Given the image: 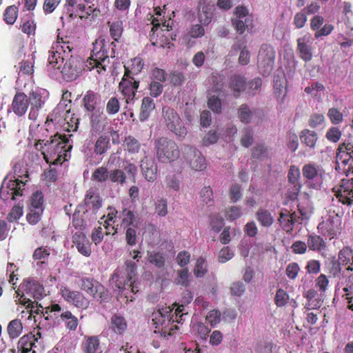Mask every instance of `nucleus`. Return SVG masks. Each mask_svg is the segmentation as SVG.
<instances>
[{"mask_svg": "<svg viewBox=\"0 0 353 353\" xmlns=\"http://www.w3.org/2000/svg\"><path fill=\"white\" fill-rule=\"evenodd\" d=\"M351 281V283L353 284V281ZM343 291L345 292L343 297L347 301L348 303L347 308L353 311V285L350 286V283L347 284V281H345Z\"/></svg>", "mask_w": 353, "mask_h": 353, "instance_id": "64", "label": "nucleus"}, {"mask_svg": "<svg viewBox=\"0 0 353 353\" xmlns=\"http://www.w3.org/2000/svg\"><path fill=\"white\" fill-rule=\"evenodd\" d=\"M88 210L84 205L80 204L76 208L72 215V225L77 230H83L86 228L84 215Z\"/></svg>", "mask_w": 353, "mask_h": 353, "instance_id": "30", "label": "nucleus"}, {"mask_svg": "<svg viewBox=\"0 0 353 353\" xmlns=\"http://www.w3.org/2000/svg\"><path fill=\"white\" fill-rule=\"evenodd\" d=\"M72 241L78 252L84 256H90L92 253L91 243L82 231L75 232Z\"/></svg>", "mask_w": 353, "mask_h": 353, "instance_id": "24", "label": "nucleus"}, {"mask_svg": "<svg viewBox=\"0 0 353 353\" xmlns=\"http://www.w3.org/2000/svg\"><path fill=\"white\" fill-rule=\"evenodd\" d=\"M30 201L29 209L40 210V212H43V194L41 191L37 190L34 192L30 197Z\"/></svg>", "mask_w": 353, "mask_h": 353, "instance_id": "43", "label": "nucleus"}, {"mask_svg": "<svg viewBox=\"0 0 353 353\" xmlns=\"http://www.w3.org/2000/svg\"><path fill=\"white\" fill-rule=\"evenodd\" d=\"M334 196L339 202L351 205L353 203V179H343L341 183L332 188Z\"/></svg>", "mask_w": 353, "mask_h": 353, "instance_id": "12", "label": "nucleus"}, {"mask_svg": "<svg viewBox=\"0 0 353 353\" xmlns=\"http://www.w3.org/2000/svg\"><path fill=\"white\" fill-rule=\"evenodd\" d=\"M109 176L107 167L101 166L96 168L92 174V179L97 182H105Z\"/></svg>", "mask_w": 353, "mask_h": 353, "instance_id": "55", "label": "nucleus"}, {"mask_svg": "<svg viewBox=\"0 0 353 353\" xmlns=\"http://www.w3.org/2000/svg\"><path fill=\"white\" fill-rule=\"evenodd\" d=\"M299 137L301 143L306 147H308L310 149L315 148L318 139L316 132L305 129L300 132Z\"/></svg>", "mask_w": 353, "mask_h": 353, "instance_id": "37", "label": "nucleus"}, {"mask_svg": "<svg viewBox=\"0 0 353 353\" xmlns=\"http://www.w3.org/2000/svg\"><path fill=\"white\" fill-rule=\"evenodd\" d=\"M238 117L240 121L245 123L250 122L252 117V112L246 104H242L238 109Z\"/></svg>", "mask_w": 353, "mask_h": 353, "instance_id": "58", "label": "nucleus"}, {"mask_svg": "<svg viewBox=\"0 0 353 353\" xmlns=\"http://www.w3.org/2000/svg\"><path fill=\"white\" fill-rule=\"evenodd\" d=\"M25 185L26 182L19 179L9 180L6 186L3 184L0 188V198L6 201L10 196L11 199L15 200L17 196L23 195Z\"/></svg>", "mask_w": 353, "mask_h": 353, "instance_id": "15", "label": "nucleus"}, {"mask_svg": "<svg viewBox=\"0 0 353 353\" xmlns=\"http://www.w3.org/2000/svg\"><path fill=\"white\" fill-rule=\"evenodd\" d=\"M185 315H188V312H185V307L183 305L177 306L174 312L170 307H166L153 314L152 321L156 325V328H160V326H162L161 334L165 336L166 331L163 329L171 323H181L184 321L183 316Z\"/></svg>", "mask_w": 353, "mask_h": 353, "instance_id": "4", "label": "nucleus"}, {"mask_svg": "<svg viewBox=\"0 0 353 353\" xmlns=\"http://www.w3.org/2000/svg\"><path fill=\"white\" fill-rule=\"evenodd\" d=\"M330 281L325 274H321L314 281L315 288L321 295H324L329 287Z\"/></svg>", "mask_w": 353, "mask_h": 353, "instance_id": "53", "label": "nucleus"}, {"mask_svg": "<svg viewBox=\"0 0 353 353\" xmlns=\"http://www.w3.org/2000/svg\"><path fill=\"white\" fill-rule=\"evenodd\" d=\"M141 169L146 181L154 182L158 176V166L154 158L145 157L141 162Z\"/></svg>", "mask_w": 353, "mask_h": 353, "instance_id": "22", "label": "nucleus"}, {"mask_svg": "<svg viewBox=\"0 0 353 353\" xmlns=\"http://www.w3.org/2000/svg\"><path fill=\"white\" fill-rule=\"evenodd\" d=\"M53 49H56L59 51L66 59L69 57L72 48L70 46L69 42L63 41L61 39V41H57L53 45Z\"/></svg>", "mask_w": 353, "mask_h": 353, "instance_id": "60", "label": "nucleus"}, {"mask_svg": "<svg viewBox=\"0 0 353 353\" xmlns=\"http://www.w3.org/2000/svg\"><path fill=\"white\" fill-rule=\"evenodd\" d=\"M118 219L121 220V225L124 227H130V225L134 227L136 221V215L134 210L127 207H122L119 210Z\"/></svg>", "mask_w": 353, "mask_h": 353, "instance_id": "33", "label": "nucleus"}, {"mask_svg": "<svg viewBox=\"0 0 353 353\" xmlns=\"http://www.w3.org/2000/svg\"><path fill=\"white\" fill-rule=\"evenodd\" d=\"M289 294L283 289L279 288L276 290L274 296V303L278 307L285 306L289 301Z\"/></svg>", "mask_w": 353, "mask_h": 353, "instance_id": "57", "label": "nucleus"}, {"mask_svg": "<svg viewBox=\"0 0 353 353\" xmlns=\"http://www.w3.org/2000/svg\"><path fill=\"white\" fill-rule=\"evenodd\" d=\"M20 287L28 296L35 300H39L43 297L44 288L39 282L34 279L25 280Z\"/></svg>", "mask_w": 353, "mask_h": 353, "instance_id": "23", "label": "nucleus"}, {"mask_svg": "<svg viewBox=\"0 0 353 353\" xmlns=\"http://www.w3.org/2000/svg\"><path fill=\"white\" fill-rule=\"evenodd\" d=\"M321 262L319 260L310 259L305 265L306 272L309 274H317L321 271Z\"/></svg>", "mask_w": 353, "mask_h": 353, "instance_id": "63", "label": "nucleus"}, {"mask_svg": "<svg viewBox=\"0 0 353 353\" xmlns=\"http://www.w3.org/2000/svg\"><path fill=\"white\" fill-rule=\"evenodd\" d=\"M34 148L41 152L47 163L57 165L67 161L72 145L65 134L57 133L46 142L44 140H38L34 144Z\"/></svg>", "mask_w": 353, "mask_h": 353, "instance_id": "1", "label": "nucleus"}, {"mask_svg": "<svg viewBox=\"0 0 353 353\" xmlns=\"http://www.w3.org/2000/svg\"><path fill=\"white\" fill-rule=\"evenodd\" d=\"M155 108V103L154 100L150 97H145L142 99L140 112L139 119L141 121H146L150 117L152 112Z\"/></svg>", "mask_w": 353, "mask_h": 353, "instance_id": "34", "label": "nucleus"}, {"mask_svg": "<svg viewBox=\"0 0 353 353\" xmlns=\"http://www.w3.org/2000/svg\"><path fill=\"white\" fill-rule=\"evenodd\" d=\"M303 176L309 182L316 180V182L312 183L310 187L319 189L322 183L324 171L320 166L314 163H307L302 168Z\"/></svg>", "mask_w": 353, "mask_h": 353, "instance_id": "16", "label": "nucleus"}, {"mask_svg": "<svg viewBox=\"0 0 353 353\" xmlns=\"http://www.w3.org/2000/svg\"><path fill=\"white\" fill-rule=\"evenodd\" d=\"M34 57H31L22 60L19 63V73L23 74H32L34 72Z\"/></svg>", "mask_w": 353, "mask_h": 353, "instance_id": "56", "label": "nucleus"}, {"mask_svg": "<svg viewBox=\"0 0 353 353\" xmlns=\"http://www.w3.org/2000/svg\"><path fill=\"white\" fill-rule=\"evenodd\" d=\"M248 86L246 79L244 76L234 74L229 79L228 87L231 94L238 99L245 91Z\"/></svg>", "mask_w": 353, "mask_h": 353, "instance_id": "20", "label": "nucleus"}, {"mask_svg": "<svg viewBox=\"0 0 353 353\" xmlns=\"http://www.w3.org/2000/svg\"><path fill=\"white\" fill-rule=\"evenodd\" d=\"M108 24L110 26V34L111 37L114 41L118 42L123 31L122 21L119 19L113 21L112 23L108 22Z\"/></svg>", "mask_w": 353, "mask_h": 353, "instance_id": "51", "label": "nucleus"}, {"mask_svg": "<svg viewBox=\"0 0 353 353\" xmlns=\"http://www.w3.org/2000/svg\"><path fill=\"white\" fill-rule=\"evenodd\" d=\"M325 268L330 278L336 279L339 283L345 285L343 266L335 256L330 258L325 263Z\"/></svg>", "mask_w": 353, "mask_h": 353, "instance_id": "21", "label": "nucleus"}, {"mask_svg": "<svg viewBox=\"0 0 353 353\" xmlns=\"http://www.w3.org/2000/svg\"><path fill=\"white\" fill-rule=\"evenodd\" d=\"M37 305L38 307L36 310H34L33 308H29L27 312L29 314L28 319H30L32 318V316L34 314H35L43 315V316H45V319L46 321H48L52 318V316L50 315V313H54V316L55 318H57V312L59 313L61 311V307L58 303H52L49 306L46 307L45 308V312H43V310H41L39 308L41 307L43 309V307L41 305V304L38 305V303H37Z\"/></svg>", "mask_w": 353, "mask_h": 353, "instance_id": "28", "label": "nucleus"}, {"mask_svg": "<svg viewBox=\"0 0 353 353\" xmlns=\"http://www.w3.org/2000/svg\"><path fill=\"white\" fill-rule=\"evenodd\" d=\"M28 105L27 95L23 92H17L13 98L11 106L16 115L22 117L26 114Z\"/></svg>", "mask_w": 353, "mask_h": 353, "instance_id": "27", "label": "nucleus"}, {"mask_svg": "<svg viewBox=\"0 0 353 353\" xmlns=\"http://www.w3.org/2000/svg\"><path fill=\"white\" fill-rule=\"evenodd\" d=\"M80 288L90 295L93 299L99 300L101 303L106 302L109 299V293L103 285L99 281L90 277H83L80 279Z\"/></svg>", "mask_w": 353, "mask_h": 353, "instance_id": "7", "label": "nucleus"}, {"mask_svg": "<svg viewBox=\"0 0 353 353\" xmlns=\"http://www.w3.org/2000/svg\"><path fill=\"white\" fill-rule=\"evenodd\" d=\"M144 66V63L140 57H135L132 60V64L130 66H124V74H126V77L131 76L134 77L137 74H139L141 70H143Z\"/></svg>", "mask_w": 353, "mask_h": 353, "instance_id": "41", "label": "nucleus"}, {"mask_svg": "<svg viewBox=\"0 0 353 353\" xmlns=\"http://www.w3.org/2000/svg\"><path fill=\"white\" fill-rule=\"evenodd\" d=\"M336 161L339 166L343 165V169L350 168L353 164V157L350 153L337 152Z\"/></svg>", "mask_w": 353, "mask_h": 353, "instance_id": "54", "label": "nucleus"}, {"mask_svg": "<svg viewBox=\"0 0 353 353\" xmlns=\"http://www.w3.org/2000/svg\"><path fill=\"white\" fill-rule=\"evenodd\" d=\"M23 207L19 204L14 205L7 216V220L10 223L17 221L23 215Z\"/></svg>", "mask_w": 353, "mask_h": 353, "instance_id": "62", "label": "nucleus"}, {"mask_svg": "<svg viewBox=\"0 0 353 353\" xmlns=\"http://www.w3.org/2000/svg\"><path fill=\"white\" fill-rule=\"evenodd\" d=\"M275 60V50L268 43L262 44L258 54V65L263 75H268L272 70Z\"/></svg>", "mask_w": 353, "mask_h": 353, "instance_id": "8", "label": "nucleus"}, {"mask_svg": "<svg viewBox=\"0 0 353 353\" xmlns=\"http://www.w3.org/2000/svg\"><path fill=\"white\" fill-rule=\"evenodd\" d=\"M112 328L117 334H123L127 328V323L124 317L114 314L111 318Z\"/></svg>", "mask_w": 353, "mask_h": 353, "instance_id": "47", "label": "nucleus"}, {"mask_svg": "<svg viewBox=\"0 0 353 353\" xmlns=\"http://www.w3.org/2000/svg\"><path fill=\"white\" fill-rule=\"evenodd\" d=\"M110 145V137L106 135H101L95 142L94 152L97 155H102L108 151Z\"/></svg>", "mask_w": 353, "mask_h": 353, "instance_id": "42", "label": "nucleus"}, {"mask_svg": "<svg viewBox=\"0 0 353 353\" xmlns=\"http://www.w3.org/2000/svg\"><path fill=\"white\" fill-rule=\"evenodd\" d=\"M85 63L79 57L70 56L65 61L61 70L63 78L72 81L79 77L85 69Z\"/></svg>", "mask_w": 353, "mask_h": 353, "instance_id": "11", "label": "nucleus"}, {"mask_svg": "<svg viewBox=\"0 0 353 353\" xmlns=\"http://www.w3.org/2000/svg\"><path fill=\"white\" fill-rule=\"evenodd\" d=\"M313 39L309 33L297 39V52L299 57L305 62L310 61L312 59V44Z\"/></svg>", "mask_w": 353, "mask_h": 353, "instance_id": "18", "label": "nucleus"}, {"mask_svg": "<svg viewBox=\"0 0 353 353\" xmlns=\"http://www.w3.org/2000/svg\"><path fill=\"white\" fill-rule=\"evenodd\" d=\"M66 58L57 50L53 49L52 46L49 51L48 64L52 68H59L60 63H63Z\"/></svg>", "mask_w": 353, "mask_h": 353, "instance_id": "46", "label": "nucleus"}, {"mask_svg": "<svg viewBox=\"0 0 353 353\" xmlns=\"http://www.w3.org/2000/svg\"><path fill=\"white\" fill-rule=\"evenodd\" d=\"M36 23L32 17L27 14L21 19L19 29L28 36L34 35L36 30Z\"/></svg>", "mask_w": 353, "mask_h": 353, "instance_id": "39", "label": "nucleus"}, {"mask_svg": "<svg viewBox=\"0 0 353 353\" xmlns=\"http://www.w3.org/2000/svg\"><path fill=\"white\" fill-rule=\"evenodd\" d=\"M57 312V317L59 316L62 322L64 323L66 330L75 332L79 325L78 318L72 314L70 310L62 312L59 315Z\"/></svg>", "mask_w": 353, "mask_h": 353, "instance_id": "32", "label": "nucleus"}, {"mask_svg": "<svg viewBox=\"0 0 353 353\" xmlns=\"http://www.w3.org/2000/svg\"><path fill=\"white\" fill-rule=\"evenodd\" d=\"M108 178L112 183L123 185L125 182L126 176L123 170L115 169L109 172Z\"/></svg>", "mask_w": 353, "mask_h": 353, "instance_id": "61", "label": "nucleus"}, {"mask_svg": "<svg viewBox=\"0 0 353 353\" xmlns=\"http://www.w3.org/2000/svg\"><path fill=\"white\" fill-rule=\"evenodd\" d=\"M101 97L99 92L92 90L86 91L82 99V104L85 112L101 108Z\"/></svg>", "mask_w": 353, "mask_h": 353, "instance_id": "25", "label": "nucleus"}, {"mask_svg": "<svg viewBox=\"0 0 353 353\" xmlns=\"http://www.w3.org/2000/svg\"><path fill=\"white\" fill-rule=\"evenodd\" d=\"M162 117L167 128L174 133L179 140L184 139L188 130L177 112L169 106H164L162 108Z\"/></svg>", "mask_w": 353, "mask_h": 353, "instance_id": "5", "label": "nucleus"}, {"mask_svg": "<svg viewBox=\"0 0 353 353\" xmlns=\"http://www.w3.org/2000/svg\"><path fill=\"white\" fill-rule=\"evenodd\" d=\"M140 81L136 79L135 77L123 75L121 81L119 83V91L121 92L126 103H133L139 89Z\"/></svg>", "mask_w": 353, "mask_h": 353, "instance_id": "10", "label": "nucleus"}, {"mask_svg": "<svg viewBox=\"0 0 353 353\" xmlns=\"http://www.w3.org/2000/svg\"><path fill=\"white\" fill-rule=\"evenodd\" d=\"M137 265L132 260H127L125 266L117 268L112 276L111 281L122 293L127 290V287L131 280L137 276Z\"/></svg>", "mask_w": 353, "mask_h": 353, "instance_id": "6", "label": "nucleus"}, {"mask_svg": "<svg viewBox=\"0 0 353 353\" xmlns=\"http://www.w3.org/2000/svg\"><path fill=\"white\" fill-rule=\"evenodd\" d=\"M295 214V212L290 214L287 210H285V212H281L279 214V224L287 232L293 230V225H294L295 221H296Z\"/></svg>", "mask_w": 353, "mask_h": 353, "instance_id": "36", "label": "nucleus"}, {"mask_svg": "<svg viewBox=\"0 0 353 353\" xmlns=\"http://www.w3.org/2000/svg\"><path fill=\"white\" fill-rule=\"evenodd\" d=\"M307 245L310 250L317 252L325 250L327 247L326 242L323 237L314 233L307 235Z\"/></svg>", "mask_w": 353, "mask_h": 353, "instance_id": "31", "label": "nucleus"}, {"mask_svg": "<svg viewBox=\"0 0 353 353\" xmlns=\"http://www.w3.org/2000/svg\"><path fill=\"white\" fill-rule=\"evenodd\" d=\"M60 294L65 301L77 308L86 310L90 305L89 299L82 292L68 286L61 287Z\"/></svg>", "mask_w": 353, "mask_h": 353, "instance_id": "9", "label": "nucleus"}, {"mask_svg": "<svg viewBox=\"0 0 353 353\" xmlns=\"http://www.w3.org/2000/svg\"><path fill=\"white\" fill-rule=\"evenodd\" d=\"M341 265L345 268L343 270V276L345 281H347V284L350 286L353 284V249L348 246L343 247L338 253V258L336 259Z\"/></svg>", "mask_w": 353, "mask_h": 353, "instance_id": "13", "label": "nucleus"}, {"mask_svg": "<svg viewBox=\"0 0 353 353\" xmlns=\"http://www.w3.org/2000/svg\"><path fill=\"white\" fill-rule=\"evenodd\" d=\"M340 223L338 216H330L318 225L317 229L323 236L332 239L337 235L340 229Z\"/></svg>", "mask_w": 353, "mask_h": 353, "instance_id": "17", "label": "nucleus"}, {"mask_svg": "<svg viewBox=\"0 0 353 353\" xmlns=\"http://www.w3.org/2000/svg\"><path fill=\"white\" fill-rule=\"evenodd\" d=\"M7 331L10 339H17L22 333V323L17 319L12 320L8 325Z\"/></svg>", "mask_w": 353, "mask_h": 353, "instance_id": "48", "label": "nucleus"}, {"mask_svg": "<svg viewBox=\"0 0 353 353\" xmlns=\"http://www.w3.org/2000/svg\"><path fill=\"white\" fill-rule=\"evenodd\" d=\"M116 44L114 41L107 44L105 41H96L89 59L85 63L88 70L97 69L98 74H103L109 63V57H115Z\"/></svg>", "mask_w": 353, "mask_h": 353, "instance_id": "2", "label": "nucleus"}, {"mask_svg": "<svg viewBox=\"0 0 353 353\" xmlns=\"http://www.w3.org/2000/svg\"><path fill=\"white\" fill-rule=\"evenodd\" d=\"M300 178V170L295 165H291L288 174V181L294 185V188L297 192L300 191L301 185L298 183Z\"/></svg>", "mask_w": 353, "mask_h": 353, "instance_id": "52", "label": "nucleus"}, {"mask_svg": "<svg viewBox=\"0 0 353 353\" xmlns=\"http://www.w3.org/2000/svg\"><path fill=\"white\" fill-rule=\"evenodd\" d=\"M83 201L85 208L88 210H92L94 214L102 206V199L97 190L94 188H90L86 192Z\"/></svg>", "mask_w": 353, "mask_h": 353, "instance_id": "26", "label": "nucleus"}, {"mask_svg": "<svg viewBox=\"0 0 353 353\" xmlns=\"http://www.w3.org/2000/svg\"><path fill=\"white\" fill-rule=\"evenodd\" d=\"M154 150L158 161L161 163H172L180 157L176 143L168 137H161L154 140Z\"/></svg>", "mask_w": 353, "mask_h": 353, "instance_id": "3", "label": "nucleus"}, {"mask_svg": "<svg viewBox=\"0 0 353 353\" xmlns=\"http://www.w3.org/2000/svg\"><path fill=\"white\" fill-rule=\"evenodd\" d=\"M214 12V4L208 0L200 3L199 19L204 26H208L212 21Z\"/></svg>", "mask_w": 353, "mask_h": 353, "instance_id": "29", "label": "nucleus"}, {"mask_svg": "<svg viewBox=\"0 0 353 353\" xmlns=\"http://www.w3.org/2000/svg\"><path fill=\"white\" fill-rule=\"evenodd\" d=\"M90 119V123L92 129L98 130L101 125L103 112L102 108L85 112Z\"/></svg>", "mask_w": 353, "mask_h": 353, "instance_id": "44", "label": "nucleus"}, {"mask_svg": "<svg viewBox=\"0 0 353 353\" xmlns=\"http://www.w3.org/2000/svg\"><path fill=\"white\" fill-rule=\"evenodd\" d=\"M84 353H97L100 348L99 339L97 336L85 337V341L81 345Z\"/></svg>", "mask_w": 353, "mask_h": 353, "instance_id": "38", "label": "nucleus"}, {"mask_svg": "<svg viewBox=\"0 0 353 353\" xmlns=\"http://www.w3.org/2000/svg\"><path fill=\"white\" fill-rule=\"evenodd\" d=\"M256 219L261 225L269 228L274 223V217L271 212L264 208H260L256 212Z\"/></svg>", "mask_w": 353, "mask_h": 353, "instance_id": "40", "label": "nucleus"}, {"mask_svg": "<svg viewBox=\"0 0 353 353\" xmlns=\"http://www.w3.org/2000/svg\"><path fill=\"white\" fill-rule=\"evenodd\" d=\"M125 150L130 154L138 153L140 150L141 144L139 141L132 136H128L125 138L123 141Z\"/></svg>", "mask_w": 353, "mask_h": 353, "instance_id": "50", "label": "nucleus"}, {"mask_svg": "<svg viewBox=\"0 0 353 353\" xmlns=\"http://www.w3.org/2000/svg\"><path fill=\"white\" fill-rule=\"evenodd\" d=\"M207 272L208 270L205 259L203 257L198 258L194 269V274L196 277L201 278L204 276Z\"/></svg>", "mask_w": 353, "mask_h": 353, "instance_id": "59", "label": "nucleus"}, {"mask_svg": "<svg viewBox=\"0 0 353 353\" xmlns=\"http://www.w3.org/2000/svg\"><path fill=\"white\" fill-rule=\"evenodd\" d=\"M28 103L30 104V110L28 117L31 120H36L38 112L46 102L45 97L39 90H32L29 93Z\"/></svg>", "mask_w": 353, "mask_h": 353, "instance_id": "19", "label": "nucleus"}, {"mask_svg": "<svg viewBox=\"0 0 353 353\" xmlns=\"http://www.w3.org/2000/svg\"><path fill=\"white\" fill-rule=\"evenodd\" d=\"M252 23V17H248L245 19H232V25L239 34H243L248 28Z\"/></svg>", "mask_w": 353, "mask_h": 353, "instance_id": "45", "label": "nucleus"}, {"mask_svg": "<svg viewBox=\"0 0 353 353\" xmlns=\"http://www.w3.org/2000/svg\"><path fill=\"white\" fill-rule=\"evenodd\" d=\"M36 339L32 332L21 337L18 341L17 348L21 351V353H29L32 351V347L34 346Z\"/></svg>", "mask_w": 353, "mask_h": 353, "instance_id": "35", "label": "nucleus"}, {"mask_svg": "<svg viewBox=\"0 0 353 353\" xmlns=\"http://www.w3.org/2000/svg\"><path fill=\"white\" fill-rule=\"evenodd\" d=\"M19 8L15 5L8 6L3 12V21L8 25H13L17 19Z\"/></svg>", "mask_w": 353, "mask_h": 353, "instance_id": "49", "label": "nucleus"}, {"mask_svg": "<svg viewBox=\"0 0 353 353\" xmlns=\"http://www.w3.org/2000/svg\"><path fill=\"white\" fill-rule=\"evenodd\" d=\"M184 158L191 168L195 171H203L206 167V161L202 153L196 148L185 145Z\"/></svg>", "mask_w": 353, "mask_h": 353, "instance_id": "14", "label": "nucleus"}]
</instances>
